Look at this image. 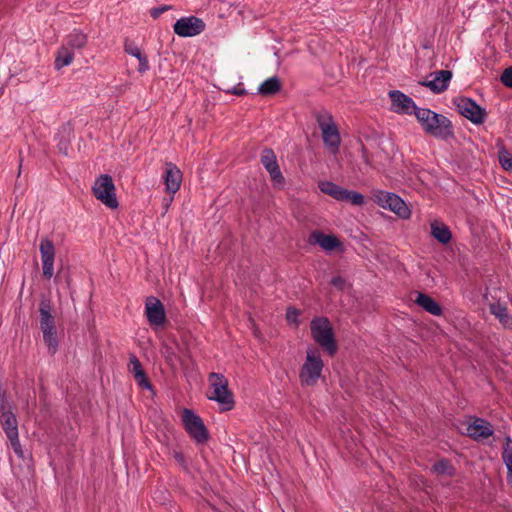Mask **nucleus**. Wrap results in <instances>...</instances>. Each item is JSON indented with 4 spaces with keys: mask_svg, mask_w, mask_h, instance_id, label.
Instances as JSON below:
<instances>
[{
    "mask_svg": "<svg viewBox=\"0 0 512 512\" xmlns=\"http://www.w3.org/2000/svg\"><path fill=\"white\" fill-rule=\"evenodd\" d=\"M414 115L427 135L443 140L453 135L452 123L445 115L428 108L417 109Z\"/></svg>",
    "mask_w": 512,
    "mask_h": 512,
    "instance_id": "nucleus-1",
    "label": "nucleus"
},
{
    "mask_svg": "<svg viewBox=\"0 0 512 512\" xmlns=\"http://www.w3.org/2000/svg\"><path fill=\"white\" fill-rule=\"evenodd\" d=\"M310 331L313 340L329 355L337 352L333 327L327 317H314L310 322Z\"/></svg>",
    "mask_w": 512,
    "mask_h": 512,
    "instance_id": "nucleus-2",
    "label": "nucleus"
},
{
    "mask_svg": "<svg viewBox=\"0 0 512 512\" xmlns=\"http://www.w3.org/2000/svg\"><path fill=\"white\" fill-rule=\"evenodd\" d=\"M211 394L208 396L210 400L216 401L220 405L221 411H230L235 406L234 395L229 389L228 379L220 373L212 372L208 377Z\"/></svg>",
    "mask_w": 512,
    "mask_h": 512,
    "instance_id": "nucleus-3",
    "label": "nucleus"
},
{
    "mask_svg": "<svg viewBox=\"0 0 512 512\" xmlns=\"http://www.w3.org/2000/svg\"><path fill=\"white\" fill-rule=\"evenodd\" d=\"M323 368L324 362L321 359L319 352L315 349H308L306 351L305 362L299 372L301 386L309 387L316 385L321 377Z\"/></svg>",
    "mask_w": 512,
    "mask_h": 512,
    "instance_id": "nucleus-4",
    "label": "nucleus"
},
{
    "mask_svg": "<svg viewBox=\"0 0 512 512\" xmlns=\"http://www.w3.org/2000/svg\"><path fill=\"white\" fill-rule=\"evenodd\" d=\"M316 121L322 133L324 146L330 153H338L341 145V137L333 116L326 111L318 113L316 115Z\"/></svg>",
    "mask_w": 512,
    "mask_h": 512,
    "instance_id": "nucleus-5",
    "label": "nucleus"
},
{
    "mask_svg": "<svg viewBox=\"0 0 512 512\" xmlns=\"http://www.w3.org/2000/svg\"><path fill=\"white\" fill-rule=\"evenodd\" d=\"M93 195L104 205L110 209H116L119 206L116 194L115 185L112 177L108 174L100 175L92 187Z\"/></svg>",
    "mask_w": 512,
    "mask_h": 512,
    "instance_id": "nucleus-6",
    "label": "nucleus"
},
{
    "mask_svg": "<svg viewBox=\"0 0 512 512\" xmlns=\"http://www.w3.org/2000/svg\"><path fill=\"white\" fill-rule=\"evenodd\" d=\"M318 187L322 193L331 196L337 201L350 202L356 206L364 204V196L361 193L345 189L331 181H321Z\"/></svg>",
    "mask_w": 512,
    "mask_h": 512,
    "instance_id": "nucleus-7",
    "label": "nucleus"
},
{
    "mask_svg": "<svg viewBox=\"0 0 512 512\" xmlns=\"http://www.w3.org/2000/svg\"><path fill=\"white\" fill-rule=\"evenodd\" d=\"M182 421L186 432L197 444H204L208 441V430L201 417L195 414L194 411L184 409Z\"/></svg>",
    "mask_w": 512,
    "mask_h": 512,
    "instance_id": "nucleus-8",
    "label": "nucleus"
},
{
    "mask_svg": "<svg viewBox=\"0 0 512 512\" xmlns=\"http://www.w3.org/2000/svg\"><path fill=\"white\" fill-rule=\"evenodd\" d=\"M457 111L474 124H482L486 119V111L471 98L459 97L454 100Z\"/></svg>",
    "mask_w": 512,
    "mask_h": 512,
    "instance_id": "nucleus-9",
    "label": "nucleus"
},
{
    "mask_svg": "<svg viewBox=\"0 0 512 512\" xmlns=\"http://www.w3.org/2000/svg\"><path fill=\"white\" fill-rule=\"evenodd\" d=\"M376 202L384 209H389L399 217L407 219L410 217V209L406 203L395 193L379 191L375 194Z\"/></svg>",
    "mask_w": 512,
    "mask_h": 512,
    "instance_id": "nucleus-10",
    "label": "nucleus"
},
{
    "mask_svg": "<svg viewBox=\"0 0 512 512\" xmlns=\"http://www.w3.org/2000/svg\"><path fill=\"white\" fill-rule=\"evenodd\" d=\"M145 315L152 328L163 327L167 322L164 305L155 296H149L146 298Z\"/></svg>",
    "mask_w": 512,
    "mask_h": 512,
    "instance_id": "nucleus-11",
    "label": "nucleus"
},
{
    "mask_svg": "<svg viewBox=\"0 0 512 512\" xmlns=\"http://www.w3.org/2000/svg\"><path fill=\"white\" fill-rule=\"evenodd\" d=\"M205 28V22L196 16L182 17L178 19L173 26L174 32L180 37L199 35Z\"/></svg>",
    "mask_w": 512,
    "mask_h": 512,
    "instance_id": "nucleus-12",
    "label": "nucleus"
},
{
    "mask_svg": "<svg viewBox=\"0 0 512 512\" xmlns=\"http://www.w3.org/2000/svg\"><path fill=\"white\" fill-rule=\"evenodd\" d=\"M43 277L50 280L54 275L55 246L52 240L43 238L39 246Z\"/></svg>",
    "mask_w": 512,
    "mask_h": 512,
    "instance_id": "nucleus-13",
    "label": "nucleus"
},
{
    "mask_svg": "<svg viewBox=\"0 0 512 512\" xmlns=\"http://www.w3.org/2000/svg\"><path fill=\"white\" fill-rule=\"evenodd\" d=\"M466 426V434L474 440L487 439L493 435L494 429L490 422L479 417H471Z\"/></svg>",
    "mask_w": 512,
    "mask_h": 512,
    "instance_id": "nucleus-14",
    "label": "nucleus"
},
{
    "mask_svg": "<svg viewBox=\"0 0 512 512\" xmlns=\"http://www.w3.org/2000/svg\"><path fill=\"white\" fill-rule=\"evenodd\" d=\"M389 97L392 102V110L395 113L412 115L415 110L420 109L411 97L401 91L392 90L389 92Z\"/></svg>",
    "mask_w": 512,
    "mask_h": 512,
    "instance_id": "nucleus-15",
    "label": "nucleus"
},
{
    "mask_svg": "<svg viewBox=\"0 0 512 512\" xmlns=\"http://www.w3.org/2000/svg\"><path fill=\"white\" fill-rule=\"evenodd\" d=\"M429 76L432 77L431 80H424L419 82V84L438 94L447 90L452 78V72L450 70H439L431 73Z\"/></svg>",
    "mask_w": 512,
    "mask_h": 512,
    "instance_id": "nucleus-16",
    "label": "nucleus"
},
{
    "mask_svg": "<svg viewBox=\"0 0 512 512\" xmlns=\"http://www.w3.org/2000/svg\"><path fill=\"white\" fill-rule=\"evenodd\" d=\"M0 424L7 438L13 437L16 439L17 435H19L18 421L10 404H8L4 409H0Z\"/></svg>",
    "mask_w": 512,
    "mask_h": 512,
    "instance_id": "nucleus-17",
    "label": "nucleus"
},
{
    "mask_svg": "<svg viewBox=\"0 0 512 512\" xmlns=\"http://www.w3.org/2000/svg\"><path fill=\"white\" fill-rule=\"evenodd\" d=\"M182 173L180 169L172 162L165 165L164 183L168 193L175 194L181 186Z\"/></svg>",
    "mask_w": 512,
    "mask_h": 512,
    "instance_id": "nucleus-18",
    "label": "nucleus"
},
{
    "mask_svg": "<svg viewBox=\"0 0 512 512\" xmlns=\"http://www.w3.org/2000/svg\"><path fill=\"white\" fill-rule=\"evenodd\" d=\"M129 370L133 374V377L140 388L146 390L153 389L151 382L142 368L140 360L134 354H130L129 357Z\"/></svg>",
    "mask_w": 512,
    "mask_h": 512,
    "instance_id": "nucleus-19",
    "label": "nucleus"
},
{
    "mask_svg": "<svg viewBox=\"0 0 512 512\" xmlns=\"http://www.w3.org/2000/svg\"><path fill=\"white\" fill-rule=\"evenodd\" d=\"M310 244H317L325 251H333L341 246L340 240L334 235H326L322 231H313L309 236Z\"/></svg>",
    "mask_w": 512,
    "mask_h": 512,
    "instance_id": "nucleus-20",
    "label": "nucleus"
},
{
    "mask_svg": "<svg viewBox=\"0 0 512 512\" xmlns=\"http://www.w3.org/2000/svg\"><path fill=\"white\" fill-rule=\"evenodd\" d=\"M40 329L43 332L56 331L55 317L52 315V304L49 300L43 299L39 304Z\"/></svg>",
    "mask_w": 512,
    "mask_h": 512,
    "instance_id": "nucleus-21",
    "label": "nucleus"
},
{
    "mask_svg": "<svg viewBox=\"0 0 512 512\" xmlns=\"http://www.w3.org/2000/svg\"><path fill=\"white\" fill-rule=\"evenodd\" d=\"M124 50L127 54L138 59L139 65L137 71L139 73L143 74L150 69L146 54L133 41L126 40Z\"/></svg>",
    "mask_w": 512,
    "mask_h": 512,
    "instance_id": "nucleus-22",
    "label": "nucleus"
},
{
    "mask_svg": "<svg viewBox=\"0 0 512 512\" xmlns=\"http://www.w3.org/2000/svg\"><path fill=\"white\" fill-rule=\"evenodd\" d=\"M489 310L490 313L499 320L504 328H512V316L504 304L500 302L491 303L489 305Z\"/></svg>",
    "mask_w": 512,
    "mask_h": 512,
    "instance_id": "nucleus-23",
    "label": "nucleus"
},
{
    "mask_svg": "<svg viewBox=\"0 0 512 512\" xmlns=\"http://www.w3.org/2000/svg\"><path fill=\"white\" fill-rule=\"evenodd\" d=\"M415 303L434 316H440L442 314L441 306L427 294L418 292Z\"/></svg>",
    "mask_w": 512,
    "mask_h": 512,
    "instance_id": "nucleus-24",
    "label": "nucleus"
},
{
    "mask_svg": "<svg viewBox=\"0 0 512 512\" xmlns=\"http://www.w3.org/2000/svg\"><path fill=\"white\" fill-rule=\"evenodd\" d=\"M431 235L441 244H447L452 238V233L444 223L434 221L430 224Z\"/></svg>",
    "mask_w": 512,
    "mask_h": 512,
    "instance_id": "nucleus-25",
    "label": "nucleus"
},
{
    "mask_svg": "<svg viewBox=\"0 0 512 512\" xmlns=\"http://www.w3.org/2000/svg\"><path fill=\"white\" fill-rule=\"evenodd\" d=\"M281 89V82L278 77L274 76L266 79L258 87V93L262 96H271L279 92Z\"/></svg>",
    "mask_w": 512,
    "mask_h": 512,
    "instance_id": "nucleus-26",
    "label": "nucleus"
},
{
    "mask_svg": "<svg viewBox=\"0 0 512 512\" xmlns=\"http://www.w3.org/2000/svg\"><path fill=\"white\" fill-rule=\"evenodd\" d=\"M73 59V51L69 47L62 45L57 51L55 59V68L57 70H60L63 67L68 66L72 63Z\"/></svg>",
    "mask_w": 512,
    "mask_h": 512,
    "instance_id": "nucleus-27",
    "label": "nucleus"
},
{
    "mask_svg": "<svg viewBox=\"0 0 512 512\" xmlns=\"http://www.w3.org/2000/svg\"><path fill=\"white\" fill-rule=\"evenodd\" d=\"M86 43L87 36L79 30H74L66 37L63 45L69 47L73 51V49L83 48Z\"/></svg>",
    "mask_w": 512,
    "mask_h": 512,
    "instance_id": "nucleus-28",
    "label": "nucleus"
},
{
    "mask_svg": "<svg viewBox=\"0 0 512 512\" xmlns=\"http://www.w3.org/2000/svg\"><path fill=\"white\" fill-rule=\"evenodd\" d=\"M431 472L437 476L446 475L449 477H453L456 474L454 466L448 459H441L434 463L431 467Z\"/></svg>",
    "mask_w": 512,
    "mask_h": 512,
    "instance_id": "nucleus-29",
    "label": "nucleus"
},
{
    "mask_svg": "<svg viewBox=\"0 0 512 512\" xmlns=\"http://www.w3.org/2000/svg\"><path fill=\"white\" fill-rule=\"evenodd\" d=\"M502 459L507 467V480L512 484V439L507 436L502 452Z\"/></svg>",
    "mask_w": 512,
    "mask_h": 512,
    "instance_id": "nucleus-30",
    "label": "nucleus"
},
{
    "mask_svg": "<svg viewBox=\"0 0 512 512\" xmlns=\"http://www.w3.org/2000/svg\"><path fill=\"white\" fill-rule=\"evenodd\" d=\"M260 161L266 170H269L278 165L275 152L271 148L263 149Z\"/></svg>",
    "mask_w": 512,
    "mask_h": 512,
    "instance_id": "nucleus-31",
    "label": "nucleus"
},
{
    "mask_svg": "<svg viewBox=\"0 0 512 512\" xmlns=\"http://www.w3.org/2000/svg\"><path fill=\"white\" fill-rule=\"evenodd\" d=\"M43 340L50 354H55L58 349L57 331L43 332Z\"/></svg>",
    "mask_w": 512,
    "mask_h": 512,
    "instance_id": "nucleus-32",
    "label": "nucleus"
},
{
    "mask_svg": "<svg viewBox=\"0 0 512 512\" xmlns=\"http://www.w3.org/2000/svg\"><path fill=\"white\" fill-rule=\"evenodd\" d=\"M498 160L504 170L512 172V154L504 147L498 152Z\"/></svg>",
    "mask_w": 512,
    "mask_h": 512,
    "instance_id": "nucleus-33",
    "label": "nucleus"
},
{
    "mask_svg": "<svg viewBox=\"0 0 512 512\" xmlns=\"http://www.w3.org/2000/svg\"><path fill=\"white\" fill-rule=\"evenodd\" d=\"M267 172L269 173L271 181L275 186L282 187L285 184V178L280 170L279 164L267 170Z\"/></svg>",
    "mask_w": 512,
    "mask_h": 512,
    "instance_id": "nucleus-34",
    "label": "nucleus"
},
{
    "mask_svg": "<svg viewBox=\"0 0 512 512\" xmlns=\"http://www.w3.org/2000/svg\"><path fill=\"white\" fill-rule=\"evenodd\" d=\"M57 148L60 153L67 156L70 149V140L69 138L64 137L59 133V140L57 142Z\"/></svg>",
    "mask_w": 512,
    "mask_h": 512,
    "instance_id": "nucleus-35",
    "label": "nucleus"
},
{
    "mask_svg": "<svg viewBox=\"0 0 512 512\" xmlns=\"http://www.w3.org/2000/svg\"><path fill=\"white\" fill-rule=\"evenodd\" d=\"M500 80L504 86L512 88V67H508L502 72Z\"/></svg>",
    "mask_w": 512,
    "mask_h": 512,
    "instance_id": "nucleus-36",
    "label": "nucleus"
},
{
    "mask_svg": "<svg viewBox=\"0 0 512 512\" xmlns=\"http://www.w3.org/2000/svg\"><path fill=\"white\" fill-rule=\"evenodd\" d=\"M172 7L169 6V5H162V6H159V7H154L150 10V15L152 18L156 19L158 18L160 15H162L164 12L170 10Z\"/></svg>",
    "mask_w": 512,
    "mask_h": 512,
    "instance_id": "nucleus-37",
    "label": "nucleus"
},
{
    "mask_svg": "<svg viewBox=\"0 0 512 512\" xmlns=\"http://www.w3.org/2000/svg\"><path fill=\"white\" fill-rule=\"evenodd\" d=\"M331 284L338 290H344L346 286V280L342 276L337 275L331 279Z\"/></svg>",
    "mask_w": 512,
    "mask_h": 512,
    "instance_id": "nucleus-38",
    "label": "nucleus"
},
{
    "mask_svg": "<svg viewBox=\"0 0 512 512\" xmlns=\"http://www.w3.org/2000/svg\"><path fill=\"white\" fill-rule=\"evenodd\" d=\"M226 93L236 96H244L247 94V91L242 87V84L239 83L237 86L227 89Z\"/></svg>",
    "mask_w": 512,
    "mask_h": 512,
    "instance_id": "nucleus-39",
    "label": "nucleus"
},
{
    "mask_svg": "<svg viewBox=\"0 0 512 512\" xmlns=\"http://www.w3.org/2000/svg\"><path fill=\"white\" fill-rule=\"evenodd\" d=\"M299 316V310L296 308L289 307L286 312V319L289 322L297 323V318Z\"/></svg>",
    "mask_w": 512,
    "mask_h": 512,
    "instance_id": "nucleus-40",
    "label": "nucleus"
},
{
    "mask_svg": "<svg viewBox=\"0 0 512 512\" xmlns=\"http://www.w3.org/2000/svg\"><path fill=\"white\" fill-rule=\"evenodd\" d=\"M11 442V445H12V448L14 450V452L22 457L23 456V451L21 449V445H20V441H19V435H17L16 439H14L13 437L11 438H8Z\"/></svg>",
    "mask_w": 512,
    "mask_h": 512,
    "instance_id": "nucleus-41",
    "label": "nucleus"
},
{
    "mask_svg": "<svg viewBox=\"0 0 512 512\" xmlns=\"http://www.w3.org/2000/svg\"><path fill=\"white\" fill-rule=\"evenodd\" d=\"M8 404L10 403L7 401L6 390L0 384V409H4Z\"/></svg>",
    "mask_w": 512,
    "mask_h": 512,
    "instance_id": "nucleus-42",
    "label": "nucleus"
},
{
    "mask_svg": "<svg viewBox=\"0 0 512 512\" xmlns=\"http://www.w3.org/2000/svg\"><path fill=\"white\" fill-rule=\"evenodd\" d=\"M172 201H173V196H171L169 198H164V200H163V207H164V209L166 211L168 210V208L171 205Z\"/></svg>",
    "mask_w": 512,
    "mask_h": 512,
    "instance_id": "nucleus-43",
    "label": "nucleus"
},
{
    "mask_svg": "<svg viewBox=\"0 0 512 512\" xmlns=\"http://www.w3.org/2000/svg\"><path fill=\"white\" fill-rule=\"evenodd\" d=\"M174 457L179 463H184V456L182 453L175 452Z\"/></svg>",
    "mask_w": 512,
    "mask_h": 512,
    "instance_id": "nucleus-44",
    "label": "nucleus"
},
{
    "mask_svg": "<svg viewBox=\"0 0 512 512\" xmlns=\"http://www.w3.org/2000/svg\"><path fill=\"white\" fill-rule=\"evenodd\" d=\"M165 354H166L167 359H171V356L173 355V352L171 351L170 348H166Z\"/></svg>",
    "mask_w": 512,
    "mask_h": 512,
    "instance_id": "nucleus-45",
    "label": "nucleus"
},
{
    "mask_svg": "<svg viewBox=\"0 0 512 512\" xmlns=\"http://www.w3.org/2000/svg\"><path fill=\"white\" fill-rule=\"evenodd\" d=\"M362 150H363V158H364L365 162H366V163H368V159H367V157H366V155H365V153H366V149L363 147V149H362Z\"/></svg>",
    "mask_w": 512,
    "mask_h": 512,
    "instance_id": "nucleus-46",
    "label": "nucleus"
}]
</instances>
